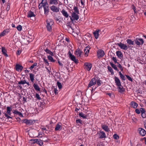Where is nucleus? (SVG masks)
Here are the masks:
<instances>
[{
	"instance_id": "obj_1",
	"label": "nucleus",
	"mask_w": 146,
	"mask_h": 146,
	"mask_svg": "<svg viewBox=\"0 0 146 146\" xmlns=\"http://www.w3.org/2000/svg\"><path fill=\"white\" fill-rule=\"evenodd\" d=\"M135 111L137 114H140L141 113V116L142 118H145L146 117V111L145 109L143 108H137L135 110Z\"/></svg>"
},
{
	"instance_id": "obj_2",
	"label": "nucleus",
	"mask_w": 146,
	"mask_h": 146,
	"mask_svg": "<svg viewBox=\"0 0 146 146\" xmlns=\"http://www.w3.org/2000/svg\"><path fill=\"white\" fill-rule=\"evenodd\" d=\"M11 106H8L7 108V111L4 112H3V114H4L5 116L7 119L9 118L12 119V117H11V111H12V108H11Z\"/></svg>"
},
{
	"instance_id": "obj_3",
	"label": "nucleus",
	"mask_w": 146,
	"mask_h": 146,
	"mask_svg": "<svg viewBox=\"0 0 146 146\" xmlns=\"http://www.w3.org/2000/svg\"><path fill=\"white\" fill-rule=\"evenodd\" d=\"M46 22L47 29L48 31H50L52 30V26L54 23L52 19H50L46 20Z\"/></svg>"
},
{
	"instance_id": "obj_4",
	"label": "nucleus",
	"mask_w": 146,
	"mask_h": 146,
	"mask_svg": "<svg viewBox=\"0 0 146 146\" xmlns=\"http://www.w3.org/2000/svg\"><path fill=\"white\" fill-rule=\"evenodd\" d=\"M79 13H72L71 16H69L71 21H73L74 20H78L79 19V16L78 15Z\"/></svg>"
},
{
	"instance_id": "obj_5",
	"label": "nucleus",
	"mask_w": 146,
	"mask_h": 146,
	"mask_svg": "<svg viewBox=\"0 0 146 146\" xmlns=\"http://www.w3.org/2000/svg\"><path fill=\"white\" fill-rule=\"evenodd\" d=\"M97 56L98 58L102 57L105 55L104 51L102 50H99L97 51Z\"/></svg>"
},
{
	"instance_id": "obj_6",
	"label": "nucleus",
	"mask_w": 146,
	"mask_h": 146,
	"mask_svg": "<svg viewBox=\"0 0 146 146\" xmlns=\"http://www.w3.org/2000/svg\"><path fill=\"white\" fill-rule=\"evenodd\" d=\"M84 68L88 71H90L92 67V64L89 62H86L84 65Z\"/></svg>"
},
{
	"instance_id": "obj_7",
	"label": "nucleus",
	"mask_w": 146,
	"mask_h": 146,
	"mask_svg": "<svg viewBox=\"0 0 146 146\" xmlns=\"http://www.w3.org/2000/svg\"><path fill=\"white\" fill-rule=\"evenodd\" d=\"M68 54H69L70 58L72 61L76 63L78 62V60L76 59V57L71 54L70 51H69Z\"/></svg>"
},
{
	"instance_id": "obj_8",
	"label": "nucleus",
	"mask_w": 146,
	"mask_h": 146,
	"mask_svg": "<svg viewBox=\"0 0 146 146\" xmlns=\"http://www.w3.org/2000/svg\"><path fill=\"white\" fill-rule=\"evenodd\" d=\"M22 123L23 122L27 125H30L33 124V121L32 120H28L27 119H25L22 120Z\"/></svg>"
},
{
	"instance_id": "obj_9",
	"label": "nucleus",
	"mask_w": 146,
	"mask_h": 146,
	"mask_svg": "<svg viewBox=\"0 0 146 146\" xmlns=\"http://www.w3.org/2000/svg\"><path fill=\"white\" fill-rule=\"evenodd\" d=\"M135 43L137 45L139 46L141 44H143L144 43V41L142 38L136 39L135 40Z\"/></svg>"
},
{
	"instance_id": "obj_10",
	"label": "nucleus",
	"mask_w": 146,
	"mask_h": 146,
	"mask_svg": "<svg viewBox=\"0 0 146 146\" xmlns=\"http://www.w3.org/2000/svg\"><path fill=\"white\" fill-rule=\"evenodd\" d=\"M97 80L95 78H93L91 79L88 84V87L89 88L91 86L94 85L96 84Z\"/></svg>"
},
{
	"instance_id": "obj_11",
	"label": "nucleus",
	"mask_w": 146,
	"mask_h": 146,
	"mask_svg": "<svg viewBox=\"0 0 146 146\" xmlns=\"http://www.w3.org/2000/svg\"><path fill=\"white\" fill-rule=\"evenodd\" d=\"M139 133L140 135L144 136L146 134V131L144 129L140 128L138 129V130Z\"/></svg>"
},
{
	"instance_id": "obj_12",
	"label": "nucleus",
	"mask_w": 146,
	"mask_h": 146,
	"mask_svg": "<svg viewBox=\"0 0 146 146\" xmlns=\"http://www.w3.org/2000/svg\"><path fill=\"white\" fill-rule=\"evenodd\" d=\"M62 124L60 123H58L56 126V127L55 128V131H60L62 130Z\"/></svg>"
},
{
	"instance_id": "obj_13",
	"label": "nucleus",
	"mask_w": 146,
	"mask_h": 146,
	"mask_svg": "<svg viewBox=\"0 0 146 146\" xmlns=\"http://www.w3.org/2000/svg\"><path fill=\"white\" fill-rule=\"evenodd\" d=\"M50 8L54 12H58L59 11V8L55 6H52L50 7Z\"/></svg>"
},
{
	"instance_id": "obj_14",
	"label": "nucleus",
	"mask_w": 146,
	"mask_h": 146,
	"mask_svg": "<svg viewBox=\"0 0 146 146\" xmlns=\"http://www.w3.org/2000/svg\"><path fill=\"white\" fill-rule=\"evenodd\" d=\"M99 138L100 139H103L106 137L105 133L104 131H100L99 133Z\"/></svg>"
},
{
	"instance_id": "obj_15",
	"label": "nucleus",
	"mask_w": 146,
	"mask_h": 146,
	"mask_svg": "<svg viewBox=\"0 0 146 146\" xmlns=\"http://www.w3.org/2000/svg\"><path fill=\"white\" fill-rule=\"evenodd\" d=\"M117 44L122 49L124 50H127V46L125 44L121 43H117Z\"/></svg>"
},
{
	"instance_id": "obj_16",
	"label": "nucleus",
	"mask_w": 146,
	"mask_h": 146,
	"mask_svg": "<svg viewBox=\"0 0 146 146\" xmlns=\"http://www.w3.org/2000/svg\"><path fill=\"white\" fill-rule=\"evenodd\" d=\"M115 83L117 86H119L121 85V83L120 80L119 78L115 76Z\"/></svg>"
},
{
	"instance_id": "obj_17",
	"label": "nucleus",
	"mask_w": 146,
	"mask_h": 146,
	"mask_svg": "<svg viewBox=\"0 0 146 146\" xmlns=\"http://www.w3.org/2000/svg\"><path fill=\"white\" fill-rule=\"evenodd\" d=\"M100 31V30L97 29L96 30L95 32L93 33L94 36L95 38L96 39H97L99 37V33Z\"/></svg>"
},
{
	"instance_id": "obj_18",
	"label": "nucleus",
	"mask_w": 146,
	"mask_h": 146,
	"mask_svg": "<svg viewBox=\"0 0 146 146\" xmlns=\"http://www.w3.org/2000/svg\"><path fill=\"white\" fill-rule=\"evenodd\" d=\"M16 70L17 71H19V70L21 71L23 69V67L19 64H17L16 66Z\"/></svg>"
},
{
	"instance_id": "obj_19",
	"label": "nucleus",
	"mask_w": 146,
	"mask_h": 146,
	"mask_svg": "<svg viewBox=\"0 0 146 146\" xmlns=\"http://www.w3.org/2000/svg\"><path fill=\"white\" fill-rule=\"evenodd\" d=\"M131 105L132 107L136 109H137V108L138 106V105L137 103L133 101H132L131 102Z\"/></svg>"
},
{
	"instance_id": "obj_20",
	"label": "nucleus",
	"mask_w": 146,
	"mask_h": 146,
	"mask_svg": "<svg viewBox=\"0 0 146 146\" xmlns=\"http://www.w3.org/2000/svg\"><path fill=\"white\" fill-rule=\"evenodd\" d=\"M102 127L106 131L108 132L110 131L108 126L106 125H102Z\"/></svg>"
},
{
	"instance_id": "obj_21",
	"label": "nucleus",
	"mask_w": 146,
	"mask_h": 146,
	"mask_svg": "<svg viewBox=\"0 0 146 146\" xmlns=\"http://www.w3.org/2000/svg\"><path fill=\"white\" fill-rule=\"evenodd\" d=\"M82 53V51L80 50L78 48L76 50L75 54L76 55H77L78 56H80Z\"/></svg>"
},
{
	"instance_id": "obj_22",
	"label": "nucleus",
	"mask_w": 146,
	"mask_h": 146,
	"mask_svg": "<svg viewBox=\"0 0 146 146\" xmlns=\"http://www.w3.org/2000/svg\"><path fill=\"white\" fill-rule=\"evenodd\" d=\"M44 14L47 15H48L49 12L48 5H47L46 7H44Z\"/></svg>"
},
{
	"instance_id": "obj_23",
	"label": "nucleus",
	"mask_w": 146,
	"mask_h": 146,
	"mask_svg": "<svg viewBox=\"0 0 146 146\" xmlns=\"http://www.w3.org/2000/svg\"><path fill=\"white\" fill-rule=\"evenodd\" d=\"M13 113L17 115H18L20 117H23L22 114L20 112L18 111L17 110H14L13 111Z\"/></svg>"
},
{
	"instance_id": "obj_24",
	"label": "nucleus",
	"mask_w": 146,
	"mask_h": 146,
	"mask_svg": "<svg viewBox=\"0 0 146 146\" xmlns=\"http://www.w3.org/2000/svg\"><path fill=\"white\" fill-rule=\"evenodd\" d=\"M2 53L6 57L8 56V54L7 53V51L6 49L4 47H2Z\"/></svg>"
},
{
	"instance_id": "obj_25",
	"label": "nucleus",
	"mask_w": 146,
	"mask_h": 146,
	"mask_svg": "<svg viewBox=\"0 0 146 146\" xmlns=\"http://www.w3.org/2000/svg\"><path fill=\"white\" fill-rule=\"evenodd\" d=\"M61 13L66 18H67L69 16V15L67 13V12H66L65 10L63 9L61 11Z\"/></svg>"
},
{
	"instance_id": "obj_26",
	"label": "nucleus",
	"mask_w": 146,
	"mask_h": 146,
	"mask_svg": "<svg viewBox=\"0 0 146 146\" xmlns=\"http://www.w3.org/2000/svg\"><path fill=\"white\" fill-rule=\"evenodd\" d=\"M90 49V46H87L84 49V52L85 55L87 54L89 52Z\"/></svg>"
},
{
	"instance_id": "obj_27",
	"label": "nucleus",
	"mask_w": 146,
	"mask_h": 146,
	"mask_svg": "<svg viewBox=\"0 0 146 146\" xmlns=\"http://www.w3.org/2000/svg\"><path fill=\"white\" fill-rule=\"evenodd\" d=\"M118 92H122L124 91V88H123V87L121 85V86H118Z\"/></svg>"
},
{
	"instance_id": "obj_28",
	"label": "nucleus",
	"mask_w": 146,
	"mask_h": 146,
	"mask_svg": "<svg viewBox=\"0 0 146 146\" xmlns=\"http://www.w3.org/2000/svg\"><path fill=\"white\" fill-rule=\"evenodd\" d=\"M33 86L36 90L40 91V88L38 84L34 83L33 85Z\"/></svg>"
},
{
	"instance_id": "obj_29",
	"label": "nucleus",
	"mask_w": 146,
	"mask_h": 146,
	"mask_svg": "<svg viewBox=\"0 0 146 146\" xmlns=\"http://www.w3.org/2000/svg\"><path fill=\"white\" fill-rule=\"evenodd\" d=\"M35 15L34 13L31 11L29 12L27 17H35Z\"/></svg>"
},
{
	"instance_id": "obj_30",
	"label": "nucleus",
	"mask_w": 146,
	"mask_h": 146,
	"mask_svg": "<svg viewBox=\"0 0 146 146\" xmlns=\"http://www.w3.org/2000/svg\"><path fill=\"white\" fill-rule=\"evenodd\" d=\"M74 11H72V13H79V11L78 7L76 6H74L73 8Z\"/></svg>"
},
{
	"instance_id": "obj_31",
	"label": "nucleus",
	"mask_w": 146,
	"mask_h": 146,
	"mask_svg": "<svg viewBox=\"0 0 146 146\" xmlns=\"http://www.w3.org/2000/svg\"><path fill=\"white\" fill-rule=\"evenodd\" d=\"M58 3L57 0H50L49 2L50 4H54L55 5L57 4Z\"/></svg>"
},
{
	"instance_id": "obj_32",
	"label": "nucleus",
	"mask_w": 146,
	"mask_h": 146,
	"mask_svg": "<svg viewBox=\"0 0 146 146\" xmlns=\"http://www.w3.org/2000/svg\"><path fill=\"white\" fill-rule=\"evenodd\" d=\"M79 115L80 117L84 119L88 117L87 115L84 114L82 112L80 113Z\"/></svg>"
},
{
	"instance_id": "obj_33",
	"label": "nucleus",
	"mask_w": 146,
	"mask_h": 146,
	"mask_svg": "<svg viewBox=\"0 0 146 146\" xmlns=\"http://www.w3.org/2000/svg\"><path fill=\"white\" fill-rule=\"evenodd\" d=\"M45 52L49 54H50L51 56H53V53L50 50L48 49V48H46L45 50Z\"/></svg>"
},
{
	"instance_id": "obj_34",
	"label": "nucleus",
	"mask_w": 146,
	"mask_h": 146,
	"mask_svg": "<svg viewBox=\"0 0 146 146\" xmlns=\"http://www.w3.org/2000/svg\"><path fill=\"white\" fill-rule=\"evenodd\" d=\"M110 64L111 66H112V68H113L115 70H116L118 71V70L117 68V67H116V66L112 62H110Z\"/></svg>"
},
{
	"instance_id": "obj_35",
	"label": "nucleus",
	"mask_w": 146,
	"mask_h": 146,
	"mask_svg": "<svg viewBox=\"0 0 146 146\" xmlns=\"http://www.w3.org/2000/svg\"><path fill=\"white\" fill-rule=\"evenodd\" d=\"M34 75L32 73L30 74V80L32 82H33V81L34 80Z\"/></svg>"
},
{
	"instance_id": "obj_36",
	"label": "nucleus",
	"mask_w": 146,
	"mask_h": 146,
	"mask_svg": "<svg viewBox=\"0 0 146 146\" xmlns=\"http://www.w3.org/2000/svg\"><path fill=\"white\" fill-rule=\"evenodd\" d=\"M116 53L117 55L119 58H121L122 57V54L120 51H117Z\"/></svg>"
},
{
	"instance_id": "obj_37",
	"label": "nucleus",
	"mask_w": 146,
	"mask_h": 146,
	"mask_svg": "<svg viewBox=\"0 0 146 146\" xmlns=\"http://www.w3.org/2000/svg\"><path fill=\"white\" fill-rule=\"evenodd\" d=\"M48 60L50 61L51 62H55V60L53 59V58L51 56H48Z\"/></svg>"
},
{
	"instance_id": "obj_38",
	"label": "nucleus",
	"mask_w": 146,
	"mask_h": 146,
	"mask_svg": "<svg viewBox=\"0 0 146 146\" xmlns=\"http://www.w3.org/2000/svg\"><path fill=\"white\" fill-rule=\"evenodd\" d=\"M8 33V31L6 30H4L2 32H1L0 35V36H3L5 35L7 33Z\"/></svg>"
},
{
	"instance_id": "obj_39",
	"label": "nucleus",
	"mask_w": 146,
	"mask_h": 146,
	"mask_svg": "<svg viewBox=\"0 0 146 146\" xmlns=\"http://www.w3.org/2000/svg\"><path fill=\"white\" fill-rule=\"evenodd\" d=\"M37 143L40 146H42L43 145V142L41 140L38 139Z\"/></svg>"
},
{
	"instance_id": "obj_40",
	"label": "nucleus",
	"mask_w": 146,
	"mask_h": 146,
	"mask_svg": "<svg viewBox=\"0 0 146 146\" xmlns=\"http://www.w3.org/2000/svg\"><path fill=\"white\" fill-rule=\"evenodd\" d=\"M108 69L110 72H111V74H113V70L112 68L110 66H108Z\"/></svg>"
},
{
	"instance_id": "obj_41",
	"label": "nucleus",
	"mask_w": 146,
	"mask_h": 146,
	"mask_svg": "<svg viewBox=\"0 0 146 146\" xmlns=\"http://www.w3.org/2000/svg\"><path fill=\"white\" fill-rule=\"evenodd\" d=\"M82 121L80 119H78L76 120V123L79 125H80L79 124H82Z\"/></svg>"
},
{
	"instance_id": "obj_42",
	"label": "nucleus",
	"mask_w": 146,
	"mask_h": 146,
	"mask_svg": "<svg viewBox=\"0 0 146 146\" xmlns=\"http://www.w3.org/2000/svg\"><path fill=\"white\" fill-rule=\"evenodd\" d=\"M131 8L133 10L134 13H136L137 12V11L136 10V7L134 5H131Z\"/></svg>"
},
{
	"instance_id": "obj_43",
	"label": "nucleus",
	"mask_w": 146,
	"mask_h": 146,
	"mask_svg": "<svg viewBox=\"0 0 146 146\" xmlns=\"http://www.w3.org/2000/svg\"><path fill=\"white\" fill-rule=\"evenodd\" d=\"M17 29L19 31H20L22 30V27L21 25H19L17 27Z\"/></svg>"
},
{
	"instance_id": "obj_44",
	"label": "nucleus",
	"mask_w": 146,
	"mask_h": 146,
	"mask_svg": "<svg viewBox=\"0 0 146 146\" xmlns=\"http://www.w3.org/2000/svg\"><path fill=\"white\" fill-rule=\"evenodd\" d=\"M37 63H35L32 65L30 68V70H32L34 67L36 66L37 65Z\"/></svg>"
},
{
	"instance_id": "obj_45",
	"label": "nucleus",
	"mask_w": 146,
	"mask_h": 146,
	"mask_svg": "<svg viewBox=\"0 0 146 146\" xmlns=\"http://www.w3.org/2000/svg\"><path fill=\"white\" fill-rule=\"evenodd\" d=\"M128 44L130 45H134V41H132L131 39H128Z\"/></svg>"
},
{
	"instance_id": "obj_46",
	"label": "nucleus",
	"mask_w": 146,
	"mask_h": 146,
	"mask_svg": "<svg viewBox=\"0 0 146 146\" xmlns=\"http://www.w3.org/2000/svg\"><path fill=\"white\" fill-rule=\"evenodd\" d=\"M57 86L59 89H60L62 88V85L61 83L59 82H57Z\"/></svg>"
},
{
	"instance_id": "obj_47",
	"label": "nucleus",
	"mask_w": 146,
	"mask_h": 146,
	"mask_svg": "<svg viewBox=\"0 0 146 146\" xmlns=\"http://www.w3.org/2000/svg\"><path fill=\"white\" fill-rule=\"evenodd\" d=\"M43 1V0H42L41 3H40L38 7L39 9H40V8H42V5H43V4L44 3Z\"/></svg>"
},
{
	"instance_id": "obj_48",
	"label": "nucleus",
	"mask_w": 146,
	"mask_h": 146,
	"mask_svg": "<svg viewBox=\"0 0 146 146\" xmlns=\"http://www.w3.org/2000/svg\"><path fill=\"white\" fill-rule=\"evenodd\" d=\"M25 83H26V81L25 80H24L23 81L21 80L18 82V84H25Z\"/></svg>"
},
{
	"instance_id": "obj_49",
	"label": "nucleus",
	"mask_w": 146,
	"mask_h": 146,
	"mask_svg": "<svg viewBox=\"0 0 146 146\" xmlns=\"http://www.w3.org/2000/svg\"><path fill=\"white\" fill-rule=\"evenodd\" d=\"M47 5H48V4L46 1L45 2H44L43 5H42V7H43V8L44 7H46Z\"/></svg>"
},
{
	"instance_id": "obj_50",
	"label": "nucleus",
	"mask_w": 146,
	"mask_h": 146,
	"mask_svg": "<svg viewBox=\"0 0 146 146\" xmlns=\"http://www.w3.org/2000/svg\"><path fill=\"white\" fill-rule=\"evenodd\" d=\"M114 138L115 139H117L119 138V136L117 134H115L113 135Z\"/></svg>"
},
{
	"instance_id": "obj_51",
	"label": "nucleus",
	"mask_w": 146,
	"mask_h": 146,
	"mask_svg": "<svg viewBox=\"0 0 146 146\" xmlns=\"http://www.w3.org/2000/svg\"><path fill=\"white\" fill-rule=\"evenodd\" d=\"M36 98L38 100H40L41 99V98L39 96V95L38 94H36Z\"/></svg>"
},
{
	"instance_id": "obj_52",
	"label": "nucleus",
	"mask_w": 146,
	"mask_h": 146,
	"mask_svg": "<svg viewBox=\"0 0 146 146\" xmlns=\"http://www.w3.org/2000/svg\"><path fill=\"white\" fill-rule=\"evenodd\" d=\"M43 60L44 62H45V64H47L48 65L49 64L48 62V61L47 59H46L44 58Z\"/></svg>"
},
{
	"instance_id": "obj_53",
	"label": "nucleus",
	"mask_w": 146,
	"mask_h": 146,
	"mask_svg": "<svg viewBox=\"0 0 146 146\" xmlns=\"http://www.w3.org/2000/svg\"><path fill=\"white\" fill-rule=\"evenodd\" d=\"M38 139H31V141H33V143H37V141Z\"/></svg>"
},
{
	"instance_id": "obj_54",
	"label": "nucleus",
	"mask_w": 146,
	"mask_h": 146,
	"mask_svg": "<svg viewBox=\"0 0 146 146\" xmlns=\"http://www.w3.org/2000/svg\"><path fill=\"white\" fill-rule=\"evenodd\" d=\"M112 59L114 61V62H115V63H118L117 62V60L115 57H113L112 58Z\"/></svg>"
},
{
	"instance_id": "obj_55",
	"label": "nucleus",
	"mask_w": 146,
	"mask_h": 146,
	"mask_svg": "<svg viewBox=\"0 0 146 146\" xmlns=\"http://www.w3.org/2000/svg\"><path fill=\"white\" fill-rule=\"evenodd\" d=\"M120 77L123 80H125V77L123 75H121V76H120Z\"/></svg>"
},
{
	"instance_id": "obj_56",
	"label": "nucleus",
	"mask_w": 146,
	"mask_h": 146,
	"mask_svg": "<svg viewBox=\"0 0 146 146\" xmlns=\"http://www.w3.org/2000/svg\"><path fill=\"white\" fill-rule=\"evenodd\" d=\"M118 68H120V69L121 70V71H122V70H123V68H122V66L120 64H119L118 66Z\"/></svg>"
},
{
	"instance_id": "obj_57",
	"label": "nucleus",
	"mask_w": 146,
	"mask_h": 146,
	"mask_svg": "<svg viewBox=\"0 0 146 146\" xmlns=\"http://www.w3.org/2000/svg\"><path fill=\"white\" fill-rule=\"evenodd\" d=\"M110 97H113L114 96V95L113 94L109 93L107 94Z\"/></svg>"
},
{
	"instance_id": "obj_58",
	"label": "nucleus",
	"mask_w": 146,
	"mask_h": 146,
	"mask_svg": "<svg viewBox=\"0 0 146 146\" xmlns=\"http://www.w3.org/2000/svg\"><path fill=\"white\" fill-rule=\"evenodd\" d=\"M97 84L98 86H100L101 85L100 81V80H98L97 81Z\"/></svg>"
},
{
	"instance_id": "obj_59",
	"label": "nucleus",
	"mask_w": 146,
	"mask_h": 146,
	"mask_svg": "<svg viewBox=\"0 0 146 146\" xmlns=\"http://www.w3.org/2000/svg\"><path fill=\"white\" fill-rule=\"evenodd\" d=\"M128 80L131 81V82H132L133 79L130 77L128 76Z\"/></svg>"
},
{
	"instance_id": "obj_60",
	"label": "nucleus",
	"mask_w": 146,
	"mask_h": 146,
	"mask_svg": "<svg viewBox=\"0 0 146 146\" xmlns=\"http://www.w3.org/2000/svg\"><path fill=\"white\" fill-rule=\"evenodd\" d=\"M54 92L56 94L58 93V92H57L58 90L57 89L55 88L54 89Z\"/></svg>"
},
{
	"instance_id": "obj_61",
	"label": "nucleus",
	"mask_w": 146,
	"mask_h": 146,
	"mask_svg": "<svg viewBox=\"0 0 146 146\" xmlns=\"http://www.w3.org/2000/svg\"><path fill=\"white\" fill-rule=\"evenodd\" d=\"M27 98L25 97H23V101L25 102H26Z\"/></svg>"
},
{
	"instance_id": "obj_62",
	"label": "nucleus",
	"mask_w": 146,
	"mask_h": 146,
	"mask_svg": "<svg viewBox=\"0 0 146 146\" xmlns=\"http://www.w3.org/2000/svg\"><path fill=\"white\" fill-rule=\"evenodd\" d=\"M65 40L68 42H70V40H69V39L68 38H65Z\"/></svg>"
},
{
	"instance_id": "obj_63",
	"label": "nucleus",
	"mask_w": 146,
	"mask_h": 146,
	"mask_svg": "<svg viewBox=\"0 0 146 146\" xmlns=\"http://www.w3.org/2000/svg\"><path fill=\"white\" fill-rule=\"evenodd\" d=\"M48 139H43L42 141L45 142H47L48 141Z\"/></svg>"
},
{
	"instance_id": "obj_64",
	"label": "nucleus",
	"mask_w": 146,
	"mask_h": 146,
	"mask_svg": "<svg viewBox=\"0 0 146 146\" xmlns=\"http://www.w3.org/2000/svg\"><path fill=\"white\" fill-rule=\"evenodd\" d=\"M81 3L82 5H84V1H82V0H81Z\"/></svg>"
}]
</instances>
